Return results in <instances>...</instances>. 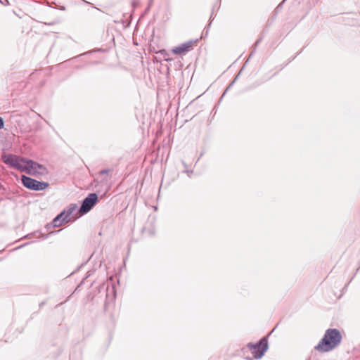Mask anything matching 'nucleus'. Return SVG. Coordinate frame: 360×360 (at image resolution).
<instances>
[{"instance_id": "5", "label": "nucleus", "mask_w": 360, "mask_h": 360, "mask_svg": "<svg viewBox=\"0 0 360 360\" xmlns=\"http://www.w3.org/2000/svg\"><path fill=\"white\" fill-rule=\"evenodd\" d=\"M98 201V195L95 193H92L88 195L86 198L82 201V205L79 208V212L81 214H84L89 212Z\"/></svg>"}, {"instance_id": "14", "label": "nucleus", "mask_w": 360, "mask_h": 360, "mask_svg": "<svg viewBox=\"0 0 360 360\" xmlns=\"http://www.w3.org/2000/svg\"><path fill=\"white\" fill-rule=\"evenodd\" d=\"M186 173H188V174H189L192 173V171H188V170H187V171H186Z\"/></svg>"}, {"instance_id": "10", "label": "nucleus", "mask_w": 360, "mask_h": 360, "mask_svg": "<svg viewBox=\"0 0 360 360\" xmlns=\"http://www.w3.org/2000/svg\"><path fill=\"white\" fill-rule=\"evenodd\" d=\"M4 122L2 117H0V129L4 128Z\"/></svg>"}, {"instance_id": "6", "label": "nucleus", "mask_w": 360, "mask_h": 360, "mask_svg": "<svg viewBox=\"0 0 360 360\" xmlns=\"http://www.w3.org/2000/svg\"><path fill=\"white\" fill-rule=\"evenodd\" d=\"M192 42L188 41L181 44V46H176L172 49V53L174 54H181L183 53L188 52L192 47Z\"/></svg>"}, {"instance_id": "11", "label": "nucleus", "mask_w": 360, "mask_h": 360, "mask_svg": "<svg viewBox=\"0 0 360 360\" xmlns=\"http://www.w3.org/2000/svg\"><path fill=\"white\" fill-rule=\"evenodd\" d=\"M108 172V169H103V170H101L100 172V174H107Z\"/></svg>"}, {"instance_id": "18", "label": "nucleus", "mask_w": 360, "mask_h": 360, "mask_svg": "<svg viewBox=\"0 0 360 360\" xmlns=\"http://www.w3.org/2000/svg\"><path fill=\"white\" fill-rule=\"evenodd\" d=\"M183 164H184V165L185 167H186V163H185L184 162H183Z\"/></svg>"}, {"instance_id": "15", "label": "nucleus", "mask_w": 360, "mask_h": 360, "mask_svg": "<svg viewBox=\"0 0 360 360\" xmlns=\"http://www.w3.org/2000/svg\"><path fill=\"white\" fill-rule=\"evenodd\" d=\"M224 95H225V93H223L221 95V97H224Z\"/></svg>"}, {"instance_id": "2", "label": "nucleus", "mask_w": 360, "mask_h": 360, "mask_svg": "<svg viewBox=\"0 0 360 360\" xmlns=\"http://www.w3.org/2000/svg\"><path fill=\"white\" fill-rule=\"evenodd\" d=\"M342 340L340 332L336 328H329L325 332L323 338L315 347L320 352H328L338 347Z\"/></svg>"}, {"instance_id": "16", "label": "nucleus", "mask_w": 360, "mask_h": 360, "mask_svg": "<svg viewBox=\"0 0 360 360\" xmlns=\"http://www.w3.org/2000/svg\"><path fill=\"white\" fill-rule=\"evenodd\" d=\"M224 95H225V93H223L221 95V97H224Z\"/></svg>"}, {"instance_id": "13", "label": "nucleus", "mask_w": 360, "mask_h": 360, "mask_svg": "<svg viewBox=\"0 0 360 360\" xmlns=\"http://www.w3.org/2000/svg\"><path fill=\"white\" fill-rule=\"evenodd\" d=\"M233 82H234V81H233L231 84H230V85L229 86V87L226 89V91H227V90L231 87V86H232V84H233Z\"/></svg>"}, {"instance_id": "3", "label": "nucleus", "mask_w": 360, "mask_h": 360, "mask_svg": "<svg viewBox=\"0 0 360 360\" xmlns=\"http://www.w3.org/2000/svg\"><path fill=\"white\" fill-rule=\"evenodd\" d=\"M21 181L25 188L35 191H44L49 186L47 182L39 181L25 175L21 176Z\"/></svg>"}, {"instance_id": "4", "label": "nucleus", "mask_w": 360, "mask_h": 360, "mask_svg": "<svg viewBox=\"0 0 360 360\" xmlns=\"http://www.w3.org/2000/svg\"><path fill=\"white\" fill-rule=\"evenodd\" d=\"M247 347L255 359H260L268 349L267 340L265 338H263L256 344L249 343Z\"/></svg>"}, {"instance_id": "12", "label": "nucleus", "mask_w": 360, "mask_h": 360, "mask_svg": "<svg viewBox=\"0 0 360 360\" xmlns=\"http://www.w3.org/2000/svg\"><path fill=\"white\" fill-rule=\"evenodd\" d=\"M261 39H258L256 41L255 44V46H257L259 44V43L260 42Z\"/></svg>"}, {"instance_id": "17", "label": "nucleus", "mask_w": 360, "mask_h": 360, "mask_svg": "<svg viewBox=\"0 0 360 360\" xmlns=\"http://www.w3.org/2000/svg\"><path fill=\"white\" fill-rule=\"evenodd\" d=\"M224 95H225V93H223L221 95V97H224Z\"/></svg>"}, {"instance_id": "8", "label": "nucleus", "mask_w": 360, "mask_h": 360, "mask_svg": "<svg viewBox=\"0 0 360 360\" xmlns=\"http://www.w3.org/2000/svg\"><path fill=\"white\" fill-rule=\"evenodd\" d=\"M77 209V205L75 204L70 205V207L68 209L67 211H65V217H63V221H65V222H69L70 220V215L75 212Z\"/></svg>"}, {"instance_id": "7", "label": "nucleus", "mask_w": 360, "mask_h": 360, "mask_svg": "<svg viewBox=\"0 0 360 360\" xmlns=\"http://www.w3.org/2000/svg\"><path fill=\"white\" fill-rule=\"evenodd\" d=\"M65 212H62L60 214L57 215L52 221V226L53 227H59L63 224L66 223L65 221H63V217H65Z\"/></svg>"}, {"instance_id": "9", "label": "nucleus", "mask_w": 360, "mask_h": 360, "mask_svg": "<svg viewBox=\"0 0 360 360\" xmlns=\"http://www.w3.org/2000/svg\"><path fill=\"white\" fill-rule=\"evenodd\" d=\"M160 54L164 57L165 60L166 61H170L172 59L169 58V53L165 50L160 51Z\"/></svg>"}, {"instance_id": "1", "label": "nucleus", "mask_w": 360, "mask_h": 360, "mask_svg": "<svg viewBox=\"0 0 360 360\" xmlns=\"http://www.w3.org/2000/svg\"><path fill=\"white\" fill-rule=\"evenodd\" d=\"M2 160L11 167L37 177L45 176L49 173L48 169L44 165L15 155L4 154L2 155Z\"/></svg>"}]
</instances>
